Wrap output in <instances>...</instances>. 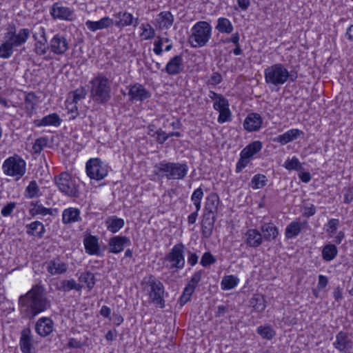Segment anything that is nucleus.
<instances>
[{"instance_id": "f257e3e1", "label": "nucleus", "mask_w": 353, "mask_h": 353, "mask_svg": "<svg viewBox=\"0 0 353 353\" xmlns=\"http://www.w3.org/2000/svg\"><path fill=\"white\" fill-rule=\"evenodd\" d=\"M19 310L22 318L32 320L51 307V301L41 283L34 285L25 294L19 297Z\"/></svg>"}, {"instance_id": "f03ea898", "label": "nucleus", "mask_w": 353, "mask_h": 353, "mask_svg": "<svg viewBox=\"0 0 353 353\" xmlns=\"http://www.w3.org/2000/svg\"><path fill=\"white\" fill-rule=\"evenodd\" d=\"M90 98L95 103L105 105L112 98L111 81L103 74L99 73L89 82Z\"/></svg>"}, {"instance_id": "7ed1b4c3", "label": "nucleus", "mask_w": 353, "mask_h": 353, "mask_svg": "<svg viewBox=\"0 0 353 353\" xmlns=\"http://www.w3.org/2000/svg\"><path fill=\"white\" fill-rule=\"evenodd\" d=\"M141 285L148 296V301L150 304H153L161 309L165 307V288L159 279L153 274H149L143 279Z\"/></svg>"}, {"instance_id": "20e7f679", "label": "nucleus", "mask_w": 353, "mask_h": 353, "mask_svg": "<svg viewBox=\"0 0 353 353\" xmlns=\"http://www.w3.org/2000/svg\"><path fill=\"white\" fill-rule=\"evenodd\" d=\"M154 173L159 178L168 180H183L188 172V165L185 163H175L162 161L154 166Z\"/></svg>"}, {"instance_id": "39448f33", "label": "nucleus", "mask_w": 353, "mask_h": 353, "mask_svg": "<svg viewBox=\"0 0 353 353\" xmlns=\"http://www.w3.org/2000/svg\"><path fill=\"white\" fill-rule=\"evenodd\" d=\"M212 36V26L205 21L196 22L191 29L189 42L193 48L205 46Z\"/></svg>"}, {"instance_id": "423d86ee", "label": "nucleus", "mask_w": 353, "mask_h": 353, "mask_svg": "<svg viewBox=\"0 0 353 353\" xmlns=\"http://www.w3.org/2000/svg\"><path fill=\"white\" fill-rule=\"evenodd\" d=\"M54 181L59 190L64 195L70 198L79 196V185L68 172H63L55 176Z\"/></svg>"}, {"instance_id": "0eeeda50", "label": "nucleus", "mask_w": 353, "mask_h": 353, "mask_svg": "<svg viewBox=\"0 0 353 353\" xmlns=\"http://www.w3.org/2000/svg\"><path fill=\"white\" fill-rule=\"evenodd\" d=\"M288 70L282 63H275L264 70L265 81L268 85H283L288 81Z\"/></svg>"}, {"instance_id": "6e6552de", "label": "nucleus", "mask_w": 353, "mask_h": 353, "mask_svg": "<svg viewBox=\"0 0 353 353\" xmlns=\"http://www.w3.org/2000/svg\"><path fill=\"white\" fill-rule=\"evenodd\" d=\"M2 170L6 176L21 179L26 172V162L18 154L7 158L3 163Z\"/></svg>"}, {"instance_id": "1a4fd4ad", "label": "nucleus", "mask_w": 353, "mask_h": 353, "mask_svg": "<svg viewBox=\"0 0 353 353\" xmlns=\"http://www.w3.org/2000/svg\"><path fill=\"white\" fill-rule=\"evenodd\" d=\"M185 245L182 243L174 245L163 259L168 270H181L185 266Z\"/></svg>"}, {"instance_id": "9d476101", "label": "nucleus", "mask_w": 353, "mask_h": 353, "mask_svg": "<svg viewBox=\"0 0 353 353\" xmlns=\"http://www.w3.org/2000/svg\"><path fill=\"white\" fill-rule=\"evenodd\" d=\"M31 34L28 28H21L17 32L14 24H10L4 34L3 39H8L15 48L25 44Z\"/></svg>"}, {"instance_id": "9b49d317", "label": "nucleus", "mask_w": 353, "mask_h": 353, "mask_svg": "<svg viewBox=\"0 0 353 353\" xmlns=\"http://www.w3.org/2000/svg\"><path fill=\"white\" fill-rule=\"evenodd\" d=\"M87 175L91 179L100 181L107 176L108 166L98 158L88 160L85 165Z\"/></svg>"}, {"instance_id": "f8f14e48", "label": "nucleus", "mask_w": 353, "mask_h": 353, "mask_svg": "<svg viewBox=\"0 0 353 353\" xmlns=\"http://www.w3.org/2000/svg\"><path fill=\"white\" fill-rule=\"evenodd\" d=\"M32 37L35 41L34 44V52L39 56L46 54L49 50V43H48L46 29L42 26L37 28Z\"/></svg>"}, {"instance_id": "ddd939ff", "label": "nucleus", "mask_w": 353, "mask_h": 353, "mask_svg": "<svg viewBox=\"0 0 353 353\" xmlns=\"http://www.w3.org/2000/svg\"><path fill=\"white\" fill-rule=\"evenodd\" d=\"M50 13L52 19L55 20L72 21L75 18L73 9L63 6L58 2L53 3L50 8Z\"/></svg>"}, {"instance_id": "4468645a", "label": "nucleus", "mask_w": 353, "mask_h": 353, "mask_svg": "<svg viewBox=\"0 0 353 353\" xmlns=\"http://www.w3.org/2000/svg\"><path fill=\"white\" fill-rule=\"evenodd\" d=\"M202 270L196 272L191 277L190 281L183 289V292L181 295L179 303L182 307L190 301L192 294L194 293L197 284L201 281L202 278Z\"/></svg>"}, {"instance_id": "2eb2a0df", "label": "nucleus", "mask_w": 353, "mask_h": 353, "mask_svg": "<svg viewBox=\"0 0 353 353\" xmlns=\"http://www.w3.org/2000/svg\"><path fill=\"white\" fill-rule=\"evenodd\" d=\"M70 43L67 38L60 34H56L50 40L49 50L56 55H63L69 49Z\"/></svg>"}, {"instance_id": "dca6fc26", "label": "nucleus", "mask_w": 353, "mask_h": 353, "mask_svg": "<svg viewBox=\"0 0 353 353\" xmlns=\"http://www.w3.org/2000/svg\"><path fill=\"white\" fill-rule=\"evenodd\" d=\"M128 96L130 101L142 102L151 97V92L145 88V87L139 83L130 85L128 87Z\"/></svg>"}, {"instance_id": "f3484780", "label": "nucleus", "mask_w": 353, "mask_h": 353, "mask_svg": "<svg viewBox=\"0 0 353 353\" xmlns=\"http://www.w3.org/2000/svg\"><path fill=\"white\" fill-rule=\"evenodd\" d=\"M131 244L130 239L126 236H114L111 237L108 243V252L119 254L121 252L125 246Z\"/></svg>"}, {"instance_id": "a211bd4d", "label": "nucleus", "mask_w": 353, "mask_h": 353, "mask_svg": "<svg viewBox=\"0 0 353 353\" xmlns=\"http://www.w3.org/2000/svg\"><path fill=\"white\" fill-rule=\"evenodd\" d=\"M216 220V215L203 212L201 222L203 238L209 239L212 236Z\"/></svg>"}, {"instance_id": "6ab92c4d", "label": "nucleus", "mask_w": 353, "mask_h": 353, "mask_svg": "<svg viewBox=\"0 0 353 353\" xmlns=\"http://www.w3.org/2000/svg\"><path fill=\"white\" fill-rule=\"evenodd\" d=\"M183 60L181 54L175 55L167 63L165 71L169 75H177L183 72Z\"/></svg>"}, {"instance_id": "aec40b11", "label": "nucleus", "mask_w": 353, "mask_h": 353, "mask_svg": "<svg viewBox=\"0 0 353 353\" xmlns=\"http://www.w3.org/2000/svg\"><path fill=\"white\" fill-rule=\"evenodd\" d=\"M46 270L51 275L65 274L68 269V265L60 257L54 258L46 262Z\"/></svg>"}, {"instance_id": "412c9836", "label": "nucleus", "mask_w": 353, "mask_h": 353, "mask_svg": "<svg viewBox=\"0 0 353 353\" xmlns=\"http://www.w3.org/2000/svg\"><path fill=\"white\" fill-rule=\"evenodd\" d=\"M19 345L22 353L33 352L34 348L30 328L26 327L21 331Z\"/></svg>"}, {"instance_id": "4be33fe9", "label": "nucleus", "mask_w": 353, "mask_h": 353, "mask_svg": "<svg viewBox=\"0 0 353 353\" xmlns=\"http://www.w3.org/2000/svg\"><path fill=\"white\" fill-rule=\"evenodd\" d=\"M54 328V322L49 317H41L37 320L35 324V332L41 337H46L50 334Z\"/></svg>"}, {"instance_id": "5701e85b", "label": "nucleus", "mask_w": 353, "mask_h": 353, "mask_svg": "<svg viewBox=\"0 0 353 353\" xmlns=\"http://www.w3.org/2000/svg\"><path fill=\"white\" fill-rule=\"evenodd\" d=\"M263 123L261 116L255 112L247 115L243 121V128L248 132H256L260 130Z\"/></svg>"}, {"instance_id": "b1692460", "label": "nucleus", "mask_w": 353, "mask_h": 353, "mask_svg": "<svg viewBox=\"0 0 353 353\" xmlns=\"http://www.w3.org/2000/svg\"><path fill=\"white\" fill-rule=\"evenodd\" d=\"M263 236L256 229H248L244 235V242L250 248H256L263 243Z\"/></svg>"}, {"instance_id": "393cba45", "label": "nucleus", "mask_w": 353, "mask_h": 353, "mask_svg": "<svg viewBox=\"0 0 353 353\" xmlns=\"http://www.w3.org/2000/svg\"><path fill=\"white\" fill-rule=\"evenodd\" d=\"M83 244L86 253L90 255L102 256L99 238L96 236L88 235L83 239Z\"/></svg>"}, {"instance_id": "a878e982", "label": "nucleus", "mask_w": 353, "mask_h": 353, "mask_svg": "<svg viewBox=\"0 0 353 353\" xmlns=\"http://www.w3.org/2000/svg\"><path fill=\"white\" fill-rule=\"evenodd\" d=\"M304 132L299 129H291L274 138L273 141L285 145L299 137H303Z\"/></svg>"}, {"instance_id": "bb28decb", "label": "nucleus", "mask_w": 353, "mask_h": 353, "mask_svg": "<svg viewBox=\"0 0 353 353\" xmlns=\"http://www.w3.org/2000/svg\"><path fill=\"white\" fill-rule=\"evenodd\" d=\"M219 204L220 199L219 195L215 192H211L205 198L203 212L216 215Z\"/></svg>"}, {"instance_id": "cd10ccee", "label": "nucleus", "mask_w": 353, "mask_h": 353, "mask_svg": "<svg viewBox=\"0 0 353 353\" xmlns=\"http://www.w3.org/2000/svg\"><path fill=\"white\" fill-rule=\"evenodd\" d=\"M333 345L338 350L345 352L352 347V341L349 338L347 333L340 331L336 335V341Z\"/></svg>"}, {"instance_id": "c85d7f7f", "label": "nucleus", "mask_w": 353, "mask_h": 353, "mask_svg": "<svg viewBox=\"0 0 353 353\" xmlns=\"http://www.w3.org/2000/svg\"><path fill=\"white\" fill-rule=\"evenodd\" d=\"M26 232L30 236L42 239L46 232L44 225L39 221H34L26 225Z\"/></svg>"}, {"instance_id": "c756f323", "label": "nucleus", "mask_w": 353, "mask_h": 353, "mask_svg": "<svg viewBox=\"0 0 353 353\" xmlns=\"http://www.w3.org/2000/svg\"><path fill=\"white\" fill-rule=\"evenodd\" d=\"M174 19L170 11H162L157 16L155 21L160 30H168L172 26Z\"/></svg>"}, {"instance_id": "7c9ffc66", "label": "nucleus", "mask_w": 353, "mask_h": 353, "mask_svg": "<svg viewBox=\"0 0 353 353\" xmlns=\"http://www.w3.org/2000/svg\"><path fill=\"white\" fill-rule=\"evenodd\" d=\"M114 24V21L109 17H104L100 20L97 21L88 20L85 22L86 27L92 32H95L98 30L108 28Z\"/></svg>"}, {"instance_id": "2f4dec72", "label": "nucleus", "mask_w": 353, "mask_h": 353, "mask_svg": "<svg viewBox=\"0 0 353 353\" xmlns=\"http://www.w3.org/2000/svg\"><path fill=\"white\" fill-rule=\"evenodd\" d=\"M61 122L62 119L60 117L57 113H52L43 117L41 119H35L33 123L37 127L50 125L58 127Z\"/></svg>"}, {"instance_id": "473e14b6", "label": "nucleus", "mask_w": 353, "mask_h": 353, "mask_svg": "<svg viewBox=\"0 0 353 353\" xmlns=\"http://www.w3.org/2000/svg\"><path fill=\"white\" fill-rule=\"evenodd\" d=\"M83 287V285L77 283L74 279H71L68 280H61L59 283H57L55 285V289L58 291H61L65 293L72 290L81 292Z\"/></svg>"}, {"instance_id": "72a5a7b5", "label": "nucleus", "mask_w": 353, "mask_h": 353, "mask_svg": "<svg viewBox=\"0 0 353 353\" xmlns=\"http://www.w3.org/2000/svg\"><path fill=\"white\" fill-rule=\"evenodd\" d=\"M80 210L76 208L65 209L62 213V222L64 224H70L81 221Z\"/></svg>"}, {"instance_id": "f704fd0d", "label": "nucleus", "mask_w": 353, "mask_h": 353, "mask_svg": "<svg viewBox=\"0 0 353 353\" xmlns=\"http://www.w3.org/2000/svg\"><path fill=\"white\" fill-rule=\"evenodd\" d=\"M307 221H292L285 228V235L287 239H292L297 236L307 225Z\"/></svg>"}, {"instance_id": "c9c22d12", "label": "nucleus", "mask_w": 353, "mask_h": 353, "mask_svg": "<svg viewBox=\"0 0 353 353\" xmlns=\"http://www.w3.org/2000/svg\"><path fill=\"white\" fill-rule=\"evenodd\" d=\"M105 224L107 230L111 233H117L125 224L123 219L119 218L115 215L108 216L105 221Z\"/></svg>"}, {"instance_id": "e433bc0d", "label": "nucleus", "mask_w": 353, "mask_h": 353, "mask_svg": "<svg viewBox=\"0 0 353 353\" xmlns=\"http://www.w3.org/2000/svg\"><path fill=\"white\" fill-rule=\"evenodd\" d=\"M114 17L119 19L118 21L114 22L117 28L122 29L125 26H132L133 24L134 17L132 14L128 12H119L114 14Z\"/></svg>"}, {"instance_id": "4c0bfd02", "label": "nucleus", "mask_w": 353, "mask_h": 353, "mask_svg": "<svg viewBox=\"0 0 353 353\" xmlns=\"http://www.w3.org/2000/svg\"><path fill=\"white\" fill-rule=\"evenodd\" d=\"M260 230L263 233L264 239L268 241L275 239L279 234L278 228L272 223L262 225Z\"/></svg>"}, {"instance_id": "58836bf2", "label": "nucleus", "mask_w": 353, "mask_h": 353, "mask_svg": "<svg viewBox=\"0 0 353 353\" xmlns=\"http://www.w3.org/2000/svg\"><path fill=\"white\" fill-rule=\"evenodd\" d=\"M37 97L34 92H30L25 97V110L28 115L32 116L35 110Z\"/></svg>"}, {"instance_id": "ea45409f", "label": "nucleus", "mask_w": 353, "mask_h": 353, "mask_svg": "<svg viewBox=\"0 0 353 353\" xmlns=\"http://www.w3.org/2000/svg\"><path fill=\"white\" fill-rule=\"evenodd\" d=\"M41 195L40 188L36 181H31L24 191V196L28 199L39 198Z\"/></svg>"}, {"instance_id": "a19ab883", "label": "nucleus", "mask_w": 353, "mask_h": 353, "mask_svg": "<svg viewBox=\"0 0 353 353\" xmlns=\"http://www.w3.org/2000/svg\"><path fill=\"white\" fill-rule=\"evenodd\" d=\"M262 148V143L259 141H255L248 145L244 148L241 152L245 155L248 159H252V157L258 153Z\"/></svg>"}, {"instance_id": "79ce46f5", "label": "nucleus", "mask_w": 353, "mask_h": 353, "mask_svg": "<svg viewBox=\"0 0 353 353\" xmlns=\"http://www.w3.org/2000/svg\"><path fill=\"white\" fill-rule=\"evenodd\" d=\"M338 250L335 245L328 243L322 250V258L325 261H332L337 255Z\"/></svg>"}, {"instance_id": "37998d69", "label": "nucleus", "mask_w": 353, "mask_h": 353, "mask_svg": "<svg viewBox=\"0 0 353 353\" xmlns=\"http://www.w3.org/2000/svg\"><path fill=\"white\" fill-rule=\"evenodd\" d=\"M216 29L221 33L230 34L233 31L234 27L228 19L220 17L217 20Z\"/></svg>"}, {"instance_id": "c03bdc74", "label": "nucleus", "mask_w": 353, "mask_h": 353, "mask_svg": "<svg viewBox=\"0 0 353 353\" xmlns=\"http://www.w3.org/2000/svg\"><path fill=\"white\" fill-rule=\"evenodd\" d=\"M250 303V305L256 312H262L266 307L265 300L261 295H254L252 298H251Z\"/></svg>"}, {"instance_id": "a18cd8bd", "label": "nucleus", "mask_w": 353, "mask_h": 353, "mask_svg": "<svg viewBox=\"0 0 353 353\" xmlns=\"http://www.w3.org/2000/svg\"><path fill=\"white\" fill-rule=\"evenodd\" d=\"M14 48L8 39H3L0 45V58L7 59L11 57Z\"/></svg>"}, {"instance_id": "49530a36", "label": "nucleus", "mask_w": 353, "mask_h": 353, "mask_svg": "<svg viewBox=\"0 0 353 353\" xmlns=\"http://www.w3.org/2000/svg\"><path fill=\"white\" fill-rule=\"evenodd\" d=\"M80 283H84L88 290H92L95 285V277L93 273L87 271L81 273L78 277Z\"/></svg>"}, {"instance_id": "de8ad7c7", "label": "nucleus", "mask_w": 353, "mask_h": 353, "mask_svg": "<svg viewBox=\"0 0 353 353\" xmlns=\"http://www.w3.org/2000/svg\"><path fill=\"white\" fill-rule=\"evenodd\" d=\"M30 205L32 208L29 210V214L32 216L34 217L37 215H42V216L46 215V212L48 211L47 208L44 207L40 203L39 201H32V202H30Z\"/></svg>"}, {"instance_id": "09e8293b", "label": "nucleus", "mask_w": 353, "mask_h": 353, "mask_svg": "<svg viewBox=\"0 0 353 353\" xmlns=\"http://www.w3.org/2000/svg\"><path fill=\"white\" fill-rule=\"evenodd\" d=\"M239 281V279L233 275L225 276L221 281V288L223 290H232L237 285Z\"/></svg>"}, {"instance_id": "8fccbe9b", "label": "nucleus", "mask_w": 353, "mask_h": 353, "mask_svg": "<svg viewBox=\"0 0 353 353\" xmlns=\"http://www.w3.org/2000/svg\"><path fill=\"white\" fill-rule=\"evenodd\" d=\"M283 166L288 170L301 171L303 170L301 163L296 157H293L292 159L288 158Z\"/></svg>"}, {"instance_id": "3c124183", "label": "nucleus", "mask_w": 353, "mask_h": 353, "mask_svg": "<svg viewBox=\"0 0 353 353\" xmlns=\"http://www.w3.org/2000/svg\"><path fill=\"white\" fill-rule=\"evenodd\" d=\"M256 332L262 338L267 340H270L275 336V331L270 325L259 326Z\"/></svg>"}, {"instance_id": "603ef678", "label": "nucleus", "mask_w": 353, "mask_h": 353, "mask_svg": "<svg viewBox=\"0 0 353 353\" xmlns=\"http://www.w3.org/2000/svg\"><path fill=\"white\" fill-rule=\"evenodd\" d=\"M142 30L141 37L144 40H150L154 37L155 30L150 23H142L140 26Z\"/></svg>"}, {"instance_id": "864d4df0", "label": "nucleus", "mask_w": 353, "mask_h": 353, "mask_svg": "<svg viewBox=\"0 0 353 353\" xmlns=\"http://www.w3.org/2000/svg\"><path fill=\"white\" fill-rule=\"evenodd\" d=\"M48 143V139L46 137H41L37 139L32 145V150L34 154H40Z\"/></svg>"}, {"instance_id": "5fc2aeb1", "label": "nucleus", "mask_w": 353, "mask_h": 353, "mask_svg": "<svg viewBox=\"0 0 353 353\" xmlns=\"http://www.w3.org/2000/svg\"><path fill=\"white\" fill-rule=\"evenodd\" d=\"M267 178L263 174H256L252 179V188L254 189H260L263 188L267 183Z\"/></svg>"}, {"instance_id": "6e6d98bb", "label": "nucleus", "mask_w": 353, "mask_h": 353, "mask_svg": "<svg viewBox=\"0 0 353 353\" xmlns=\"http://www.w3.org/2000/svg\"><path fill=\"white\" fill-rule=\"evenodd\" d=\"M87 93L88 92L84 87L79 88L70 92V94L72 95V103H77L79 101L85 99Z\"/></svg>"}, {"instance_id": "4d7b16f0", "label": "nucleus", "mask_w": 353, "mask_h": 353, "mask_svg": "<svg viewBox=\"0 0 353 353\" xmlns=\"http://www.w3.org/2000/svg\"><path fill=\"white\" fill-rule=\"evenodd\" d=\"M215 262L216 259L214 256L210 252H206L203 254L200 263L203 267H207L214 264Z\"/></svg>"}, {"instance_id": "13d9d810", "label": "nucleus", "mask_w": 353, "mask_h": 353, "mask_svg": "<svg viewBox=\"0 0 353 353\" xmlns=\"http://www.w3.org/2000/svg\"><path fill=\"white\" fill-rule=\"evenodd\" d=\"M250 160V159H248L245 155H243V153L241 152L240 159H239L236 165V172L239 173L240 172H241L242 170L248 165Z\"/></svg>"}, {"instance_id": "bf43d9fd", "label": "nucleus", "mask_w": 353, "mask_h": 353, "mask_svg": "<svg viewBox=\"0 0 353 353\" xmlns=\"http://www.w3.org/2000/svg\"><path fill=\"white\" fill-rule=\"evenodd\" d=\"M339 223L340 221L338 219H332L327 222L326 232L330 236H332L336 232Z\"/></svg>"}, {"instance_id": "052dcab7", "label": "nucleus", "mask_w": 353, "mask_h": 353, "mask_svg": "<svg viewBox=\"0 0 353 353\" xmlns=\"http://www.w3.org/2000/svg\"><path fill=\"white\" fill-rule=\"evenodd\" d=\"M219 112V115L218 117V122L219 123H223L230 120L231 112L229 109V107H225L224 109H221Z\"/></svg>"}, {"instance_id": "680f3d73", "label": "nucleus", "mask_w": 353, "mask_h": 353, "mask_svg": "<svg viewBox=\"0 0 353 353\" xmlns=\"http://www.w3.org/2000/svg\"><path fill=\"white\" fill-rule=\"evenodd\" d=\"M225 107H229V103L223 96L219 97V99L215 101L213 104L214 109L217 111H221V109H224Z\"/></svg>"}, {"instance_id": "e2e57ef3", "label": "nucleus", "mask_w": 353, "mask_h": 353, "mask_svg": "<svg viewBox=\"0 0 353 353\" xmlns=\"http://www.w3.org/2000/svg\"><path fill=\"white\" fill-rule=\"evenodd\" d=\"M343 192V202L350 204L353 201V187L345 188Z\"/></svg>"}, {"instance_id": "0e129e2a", "label": "nucleus", "mask_w": 353, "mask_h": 353, "mask_svg": "<svg viewBox=\"0 0 353 353\" xmlns=\"http://www.w3.org/2000/svg\"><path fill=\"white\" fill-rule=\"evenodd\" d=\"M154 49L153 52L157 55H161L163 52L162 46H163V38L161 37H157V39L154 42Z\"/></svg>"}, {"instance_id": "69168bd1", "label": "nucleus", "mask_w": 353, "mask_h": 353, "mask_svg": "<svg viewBox=\"0 0 353 353\" xmlns=\"http://www.w3.org/2000/svg\"><path fill=\"white\" fill-rule=\"evenodd\" d=\"M16 207V203L15 202H10L9 203H8L6 205H5L2 210H1V214L3 216H10L14 209Z\"/></svg>"}, {"instance_id": "338daca9", "label": "nucleus", "mask_w": 353, "mask_h": 353, "mask_svg": "<svg viewBox=\"0 0 353 353\" xmlns=\"http://www.w3.org/2000/svg\"><path fill=\"white\" fill-rule=\"evenodd\" d=\"M222 81V77L219 72H213L208 80V84L216 85Z\"/></svg>"}, {"instance_id": "774afa93", "label": "nucleus", "mask_w": 353, "mask_h": 353, "mask_svg": "<svg viewBox=\"0 0 353 353\" xmlns=\"http://www.w3.org/2000/svg\"><path fill=\"white\" fill-rule=\"evenodd\" d=\"M154 134H157L156 141L159 144H163L168 140L165 132L162 130L161 128L157 130V132H154Z\"/></svg>"}]
</instances>
